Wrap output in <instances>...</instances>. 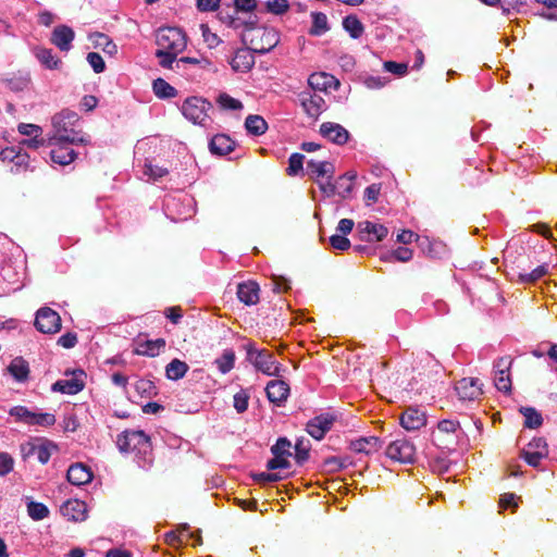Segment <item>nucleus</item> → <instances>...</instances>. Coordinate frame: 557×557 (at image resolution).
<instances>
[{
    "label": "nucleus",
    "instance_id": "f257e3e1",
    "mask_svg": "<svg viewBox=\"0 0 557 557\" xmlns=\"http://www.w3.org/2000/svg\"><path fill=\"white\" fill-rule=\"evenodd\" d=\"M116 445L122 453L133 454L140 467L151 463V444L143 431H125L117 436Z\"/></svg>",
    "mask_w": 557,
    "mask_h": 557
},
{
    "label": "nucleus",
    "instance_id": "f03ea898",
    "mask_svg": "<svg viewBox=\"0 0 557 557\" xmlns=\"http://www.w3.org/2000/svg\"><path fill=\"white\" fill-rule=\"evenodd\" d=\"M78 121L77 114L72 111H62L52 119L54 134L49 140L55 143L85 144L87 139L78 132L71 128Z\"/></svg>",
    "mask_w": 557,
    "mask_h": 557
},
{
    "label": "nucleus",
    "instance_id": "7ed1b4c3",
    "mask_svg": "<svg viewBox=\"0 0 557 557\" xmlns=\"http://www.w3.org/2000/svg\"><path fill=\"white\" fill-rule=\"evenodd\" d=\"M244 41L253 52L264 54L280 42V36L273 28L253 27L244 34Z\"/></svg>",
    "mask_w": 557,
    "mask_h": 557
},
{
    "label": "nucleus",
    "instance_id": "20e7f679",
    "mask_svg": "<svg viewBox=\"0 0 557 557\" xmlns=\"http://www.w3.org/2000/svg\"><path fill=\"white\" fill-rule=\"evenodd\" d=\"M247 360L260 372L265 375H278L281 364L276 362L273 354L267 349H258L253 343L245 345Z\"/></svg>",
    "mask_w": 557,
    "mask_h": 557
},
{
    "label": "nucleus",
    "instance_id": "39448f33",
    "mask_svg": "<svg viewBox=\"0 0 557 557\" xmlns=\"http://www.w3.org/2000/svg\"><path fill=\"white\" fill-rule=\"evenodd\" d=\"M212 104L200 97L187 98L181 108L183 115L194 124L207 126L211 122L209 111Z\"/></svg>",
    "mask_w": 557,
    "mask_h": 557
},
{
    "label": "nucleus",
    "instance_id": "423d86ee",
    "mask_svg": "<svg viewBox=\"0 0 557 557\" xmlns=\"http://www.w3.org/2000/svg\"><path fill=\"white\" fill-rule=\"evenodd\" d=\"M157 50L181 53L187 46L184 32L177 27L159 28L156 35Z\"/></svg>",
    "mask_w": 557,
    "mask_h": 557
},
{
    "label": "nucleus",
    "instance_id": "0eeeda50",
    "mask_svg": "<svg viewBox=\"0 0 557 557\" xmlns=\"http://www.w3.org/2000/svg\"><path fill=\"white\" fill-rule=\"evenodd\" d=\"M385 454L394 461L412 463L416 460V446L408 438L401 437L391 442Z\"/></svg>",
    "mask_w": 557,
    "mask_h": 557
},
{
    "label": "nucleus",
    "instance_id": "6e6552de",
    "mask_svg": "<svg viewBox=\"0 0 557 557\" xmlns=\"http://www.w3.org/2000/svg\"><path fill=\"white\" fill-rule=\"evenodd\" d=\"M35 326L41 333L53 334L61 329V318L57 311L45 307L37 311Z\"/></svg>",
    "mask_w": 557,
    "mask_h": 557
},
{
    "label": "nucleus",
    "instance_id": "1a4fd4ad",
    "mask_svg": "<svg viewBox=\"0 0 557 557\" xmlns=\"http://www.w3.org/2000/svg\"><path fill=\"white\" fill-rule=\"evenodd\" d=\"M298 97L304 111L311 119L317 120L326 110L324 98L317 92L304 90Z\"/></svg>",
    "mask_w": 557,
    "mask_h": 557
},
{
    "label": "nucleus",
    "instance_id": "9d476101",
    "mask_svg": "<svg viewBox=\"0 0 557 557\" xmlns=\"http://www.w3.org/2000/svg\"><path fill=\"white\" fill-rule=\"evenodd\" d=\"M548 456V447L544 438H533L521 451V457L531 467H539L542 459Z\"/></svg>",
    "mask_w": 557,
    "mask_h": 557
},
{
    "label": "nucleus",
    "instance_id": "9b49d317",
    "mask_svg": "<svg viewBox=\"0 0 557 557\" xmlns=\"http://www.w3.org/2000/svg\"><path fill=\"white\" fill-rule=\"evenodd\" d=\"M85 377L86 373L83 370H75L69 377L57 381L52 385V391L67 395H75L85 387Z\"/></svg>",
    "mask_w": 557,
    "mask_h": 557
},
{
    "label": "nucleus",
    "instance_id": "f8f14e48",
    "mask_svg": "<svg viewBox=\"0 0 557 557\" xmlns=\"http://www.w3.org/2000/svg\"><path fill=\"white\" fill-rule=\"evenodd\" d=\"M512 359L508 356L500 357L494 363L495 369V386L498 391L508 393L511 389V380L509 369L511 367Z\"/></svg>",
    "mask_w": 557,
    "mask_h": 557
},
{
    "label": "nucleus",
    "instance_id": "ddd939ff",
    "mask_svg": "<svg viewBox=\"0 0 557 557\" xmlns=\"http://www.w3.org/2000/svg\"><path fill=\"white\" fill-rule=\"evenodd\" d=\"M357 228L361 239L367 242H382L388 234L386 226L371 221L359 222Z\"/></svg>",
    "mask_w": 557,
    "mask_h": 557
},
{
    "label": "nucleus",
    "instance_id": "4468645a",
    "mask_svg": "<svg viewBox=\"0 0 557 557\" xmlns=\"http://www.w3.org/2000/svg\"><path fill=\"white\" fill-rule=\"evenodd\" d=\"M48 146H51L50 157L53 163L60 165H67L76 158L75 151L70 147L71 143H55V140H49Z\"/></svg>",
    "mask_w": 557,
    "mask_h": 557
},
{
    "label": "nucleus",
    "instance_id": "2eb2a0df",
    "mask_svg": "<svg viewBox=\"0 0 557 557\" xmlns=\"http://www.w3.org/2000/svg\"><path fill=\"white\" fill-rule=\"evenodd\" d=\"M426 424L425 412L416 407L405 410L400 417V425L407 431H417Z\"/></svg>",
    "mask_w": 557,
    "mask_h": 557
},
{
    "label": "nucleus",
    "instance_id": "dca6fc26",
    "mask_svg": "<svg viewBox=\"0 0 557 557\" xmlns=\"http://www.w3.org/2000/svg\"><path fill=\"white\" fill-rule=\"evenodd\" d=\"M455 389L461 400H474L482 394L481 384L478 379L463 377L457 382Z\"/></svg>",
    "mask_w": 557,
    "mask_h": 557
},
{
    "label": "nucleus",
    "instance_id": "f3484780",
    "mask_svg": "<svg viewBox=\"0 0 557 557\" xmlns=\"http://www.w3.org/2000/svg\"><path fill=\"white\" fill-rule=\"evenodd\" d=\"M321 135L336 145H344L349 139V132L341 124L324 122L320 126Z\"/></svg>",
    "mask_w": 557,
    "mask_h": 557
},
{
    "label": "nucleus",
    "instance_id": "a211bd4d",
    "mask_svg": "<svg viewBox=\"0 0 557 557\" xmlns=\"http://www.w3.org/2000/svg\"><path fill=\"white\" fill-rule=\"evenodd\" d=\"M334 419L329 414L314 417L307 423V432L315 440H322L333 425Z\"/></svg>",
    "mask_w": 557,
    "mask_h": 557
},
{
    "label": "nucleus",
    "instance_id": "6ab92c4d",
    "mask_svg": "<svg viewBox=\"0 0 557 557\" xmlns=\"http://www.w3.org/2000/svg\"><path fill=\"white\" fill-rule=\"evenodd\" d=\"M250 48H242L236 50L234 57L230 61L233 71L246 73L255 65V57Z\"/></svg>",
    "mask_w": 557,
    "mask_h": 557
},
{
    "label": "nucleus",
    "instance_id": "aec40b11",
    "mask_svg": "<svg viewBox=\"0 0 557 557\" xmlns=\"http://www.w3.org/2000/svg\"><path fill=\"white\" fill-rule=\"evenodd\" d=\"M75 38L74 30L66 25L57 26L51 34V42L61 51H69Z\"/></svg>",
    "mask_w": 557,
    "mask_h": 557
},
{
    "label": "nucleus",
    "instance_id": "412c9836",
    "mask_svg": "<svg viewBox=\"0 0 557 557\" xmlns=\"http://www.w3.org/2000/svg\"><path fill=\"white\" fill-rule=\"evenodd\" d=\"M61 513L70 521H84L87 517V506L78 499H70L61 507Z\"/></svg>",
    "mask_w": 557,
    "mask_h": 557
},
{
    "label": "nucleus",
    "instance_id": "4be33fe9",
    "mask_svg": "<svg viewBox=\"0 0 557 557\" xmlns=\"http://www.w3.org/2000/svg\"><path fill=\"white\" fill-rule=\"evenodd\" d=\"M268 399L281 406L284 404L289 395V386L286 382L277 380L270 381L265 387Z\"/></svg>",
    "mask_w": 557,
    "mask_h": 557
},
{
    "label": "nucleus",
    "instance_id": "5701e85b",
    "mask_svg": "<svg viewBox=\"0 0 557 557\" xmlns=\"http://www.w3.org/2000/svg\"><path fill=\"white\" fill-rule=\"evenodd\" d=\"M308 85L313 90L325 91L327 89H338L339 82L326 73H313L308 78Z\"/></svg>",
    "mask_w": 557,
    "mask_h": 557
},
{
    "label": "nucleus",
    "instance_id": "b1692460",
    "mask_svg": "<svg viewBox=\"0 0 557 557\" xmlns=\"http://www.w3.org/2000/svg\"><path fill=\"white\" fill-rule=\"evenodd\" d=\"M259 285L253 281L244 282L237 286V297L247 306L256 305L259 301Z\"/></svg>",
    "mask_w": 557,
    "mask_h": 557
},
{
    "label": "nucleus",
    "instance_id": "393cba45",
    "mask_svg": "<svg viewBox=\"0 0 557 557\" xmlns=\"http://www.w3.org/2000/svg\"><path fill=\"white\" fill-rule=\"evenodd\" d=\"M66 476L71 484L79 486L91 481L92 472L83 463H74L69 468Z\"/></svg>",
    "mask_w": 557,
    "mask_h": 557
},
{
    "label": "nucleus",
    "instance_id": "a878e982",
    "mask_svg": "<svg viewBox=\"0 0 557 557\" xmlns=\"http://www.w3.org/2000/svg\"><path fill=\"white\" fill-rule=\"evenodd\" d=\"M209 148L213 154L226 156L234 150L235 141L225 134H218L210 140Z\"/></svg>",
    "mask_w": 557,
    "mask_h": 557
},
{
    "label": "nucleus",
    "instance_id": "bb28decb",
    "mask_svg": "<svg viewBox=\"0 0 557 557\" xmlns=\"http://www.w3.org/2000/svg\"><path fill=\"white\" fill-rule=\"evenodd\" d=\"M308 173L318 182L323 177L332 178L335 168L331 162L327 161H313L307 162Z\"/></svg>",
    "mask_w": 557,
    "mask_h": 557
},
{
    "label": "nucleus",
    "instance_id": "cd10ccee",
    "mask_svg": "<svg viewBox=\"0 0 557 557\" xmlns=\"http://www.w3.org/2000/svg\"><path fill=\"white\" fill-rule=\"evenodd\" d=\"M380 448L381 442L376 436L360 437L350 443V449L358 454L371 455Z\"/></svg>",
    "mask_w": 557,
    "mask_h": 557
},
{
    "label": "nucleus",
    "instance_id": "c85d7f7f",
    "mask_svg": "<svg viewBox=\"0 0 557 557\" xmlns=\"http://www.w3.org/2000/svg\"><path fill=\"white\" fill-rule=\"evenodd\" d=\"M34 54L46 69L57 70L61 64V60L53 54L51 49L38 47L34 49Z\"/></svg>",
    "mask_w": 557,
    "mask_h": 557
},
{
    "label": "nucleus",
    "instance_id": "c756f323",
    "mask_svg": "<svg viewBox=\"0 0 557 557\" xmlns=\"http://www.w3.org/2000/svg\"><path fill=\"white\" fill-rule=\"evenodd\" d=\"M8 371L17 382H25L28 379L29 366L22 357H16L9 364Z\"/></svg>",
    "mask_w": 557,
    "mask_h": 557
},
{
    "label": "nucleus",
    "instance_id": "7c9ffc66",
    "mask_svg": "<svg viewBox=\"0 0 557 557\" xmlns=\"http://www.w3.org/2000/svg\"><path fill=\"white\" fill-rule=\"evenodd\" d=\"M164 347L165 341L162 338H158L154 341H145L137 345L135 352L137 355L154 357L158 356Z\"/></svg>",
    "mask_w": 557,
    "mask_h": 557
},
{
    "label": "nucleus",
    "instance_id": "2f4dec72",
    "mask_svg": "<svg viewBox=\"0 0 557 557\" xmlns=\"http://www.w3.org/2000/svg\"><path fill=\"white\" fill-rule=\"evenodd\" d=\"M357 177L356 172H347L344 175L339 176L338 180L335 182L337 186V195L341 198H347L354 188V181Z\"/></svg>",
    "mask_w": 557,
    "mask_h": 557
},
{
    "label": "nucleus",
    "instance_id": "473e14b6",
    "mask_svg": "<svg viewBox=\"0 0 557 557\" xmlns=\"http://www.w3.org/2000/svg\"><path fill=\"white\" fill-rule=\"evenodd\" d=\"M189 367L186 362L180 360V359H173L166 367H165V374L169 380L177 381L185 376L187 373Z\"/></svg>",
    "mask_w": 557,
    "mask_h": 557
},
{
    "label": "nucleus",
    "instance_id": "72a5a7b5",
    "mask_svg": "<svg viewBox=\"0 0 557 557\" xmlns=\"http://www.w3.org/2000/svg\"><path fill=\"white\" fill-rule=\"evenodd\" d=\"M247 132L253 136H260L265 133L268 124L260 115H248L245 121Z\"/></svg>",
    "mask_w": 557,
    "mask_h": 557
},
{
    "label": "nucleus",
    "instance_id": "f704fd0d",
    "mask_svg": "<svg viewBox=\"0 0 557 557\" xmlns=\"http://www.w3.org/2000/svg\"><path fill=\"white\" fill-rule=\"evenodd\" d=\"M344 29L352 37L358 39L362 36L364 27L356 15H348L343 20Z\"/></svg>",
    "mask_w": 557,
    "mask_h": 557
},
{
    "label": "nucleus",
    "instance_id": "c9c22d12",
    "mask_svg": "<svg viewBox=\"0 0 557 557\" xmlns=\"http://www.w3.org/2000/svg\"><path fill=\"white\" fill-rule=\"evenodd\" d=\"M22 450L25 456H28L29 454H35L38 461L42 465L47 463L51 457L50 447L48 445H30L27 444V446H22Z\"/></svg>",
    "mask_w": 557,
    "mask_h": 557
},
{
    "label": "nucleus",
    "instance_id": "e433bc0d",
    "mask_svg": "<svg viewBox=\"0 0 557 557\" xmlns=\"http://www.w3.org/2000/svg\"><path fill=\"white\" fill-rule=\"evenodd\" d=\"M152 89L154 95L160 99H168L176 96V89L162 78L153 81Z\"/></svg>",
    "mask_w": 557,
    "mask_h": 557
},
{
    "label": "nucleus",
    "instance_id": "4c0bfd02",
    "mask_svg": "<svg viewBox=\"0 0 557 557\" xmlns=\"http://www.w3.org/2000/svg\"><path fill=\"white\" fill-rule=\"evenodd\" d=\"M215 364L222 374L228 373L235 364V352L232 349L224 350L222 356L215 360Z\"/></svg>",
    "mask_w": 557,
    "mask_h": 557
},
{
    "label": "nucleus",
    "instance_id": "58836bf2",
    "mask_svg": "<svg viewBox=\"0 0 557 557\" xmlns=\"http://www.w3.org/2000/svg\"><path fill=\"white\" fill-rule=\"evenodd\" d=\"M329 30L327 17L324 13H312V27L310 34L321 36Z\"/></svg>",
    "mask_w": 557,
    "mask_h": 557
},
{
    "label": "nucleus",
    "instance_id": "ea45409f",
    "mask_svg": "<svg viewBox=\"0 0 557 557\" xmlns=\"http://www.w3.org/2000/svg\"><path fill=\"white\" fill-rule=\"evenodd\" d=\"M55 421L57 420L53 413L32 411L28 425H38L47 428L53 425Z\"/></svg>",
    "mask_w": 557,
    "mask_h": 557
},
{
    "label": "nucleus",
    "instance_id": "a19ab883",
    "mask_svg": "<svg viewBox=\"0 0 557 557\" xmlns=\"http://www.w3.org/2000/svg\"><path fill=\"white\" fill-rule=\"evenodd\" d=\"M520 411L524 417V425L527 428L536 429L542 424V416L534 408L525 407L521 408Z\"/></svg>",
    "mask_w": 557,
    "mask_h": 557
},
{
    "label": "nucleus",
    "instance_id": "79ce46f5",
    "mask_svg": "<svg viewBox=\"0 0 557 557\" xmlns=\"http://www.w3.org/2000/svg\"><path fill=\"white\" fill-rule=\"evenodd\" d=\"M143 174L148 180L157 181L168 174V169L152 164L151 161H147L144 164Z\"/></svg>",
    "mask_w": 557,
    "mask_h": 557
},
{
    "label": "nucleus",
    "instance_id": "37998d69",
    "mask_svg": "<svg viewBox=\"0 0 557 557\" xmlns=\"http://www.w3.org/2000/svg\"><path fill=\"white\" fill-rule=\"evenodd\" d=\"M216 102L224 110L239 111L243 109V103L239 100L225 92L219 95Z\"/></svg>",
    "mask_w": 557,
    "mask_h": 557
},
{
    "label": "nucleus",
    "instance_id": "c03bdc74",
    "mask_svg": "<svg viewBox=\"0 0 557 557\" xmlns=\"http://www.w3.org/2000/svg\"><path fill=\"white\" fill-rule=\"evenodd\" d=\"M27 512L34 520H42L49 515V509L41 503L30 502L27 505Z\"/></svg>",
    "mask_w": 557,
    "mask_h": 557
},
{
    "label": "nucleus",
    "instance_id": "a18cd8bd",
    "mask_svg": "<svg viewBox=\"0 0 557 557\" xmlns=\"http://www.w3.org/2000/svg\"><path fill=\"white\" fill-rule=\"evenodd\" d=\"M189 530L188 524L178 525L177 530H172L165 533V542L170 545H176L184 542V534Z\"/></svg>",
    "mask_w": 557,
    "mask_h": 557
},
{
    "label": "nucleus",
    "instance_id": "49530a36",
    "mask_svg": "<svg viewBox=\"0 0 557 557\" xmlns=\"http://www.w3.org/2000/svg\"><path fill=\"white\" fill-rule=\"evenodd\" d=\"M304 154L293 153L288 159L287 174L289 176L298 175L304 168Z\"/></svg>",
    "mask_w": 557,
    "mask_h": 557
},
{
    "label": "nucleus",
    "instance_id": "de8ad7c7",
    "mask_svg": "<svg viewBox=\"0 0 557 557\" xmlns=\"http://www.w3.org/2000/svg\"><path fill=\"white\" fill-rule=\"evenodd\" d=\"M180 53L169 52L165 50H157L156 57L159 59V64L164 69H173V64L177 62Z\"/></svg>",
    "mask_w": 557,
    "mask_h": 557
},
{
    "label": "nucleus",
    "instance_id": "09e8293b",
    "mask_svg": "<svg viewBox=\"0 0 557 557\" xmlns=\"http://www.w3.org/2000/svg\"><path fill=\"white\" fill-rule=\"evenodd\" d=\"M249 394L245 389H240L233 397V406L238 413H243L248 408Z\"/></svg>",
    "mask_w": 557,
    "mask_h": 557
},
{
    "label": "nucleus",
    "instance_id": "8fccbe9b",
    "mask_svg": "<svg viewBox=\"0 0 557 557\" xmlns=\"http://www.w3.org/2000/svg\"><path fill=\"white\" fill-rule=\"evenodd\" d=\"M9 414L15 418L16 421L23 422L28 425L32 411L24 406H15L10 409Z\"/></svg>",
    "mask_w": 557,
    "mask_h": 557
},
{
    "label": "nucleus",
    "instance_id": "3c124183",
    "mask_svg": "<svg viewBox=\"0 0 557 557\" xmlns=\"http://www.w3.org/2000/svg\"><path fill=\"white\" fill-rule=\"evenodd\" d=\"M200 29L203 41L210 49L215 48L221 42L219 36L215 33L211 32L208 25L201 24Z\"/></svg>",
    "mask_w": 557,
    "mask_h": 557
},
{
    "label": "nucleus",
    "instance_id": "603ef678",
    "mask_svg": "<svg viewBox=\"0 0 557 557\" xmlns=\"http://www.w3.org/2000/svg\"><path fill=\"white\" fill-rule=\"evenodd\" d=\"M87 61L95 71V73H102L106 69V63L102 57L97 52H89L87 54Z\"/></svg>",
    "mask_w": 557,
    "mask_h": 557
},
{
    "label": "nucleus",
    "instance_id": "864d4df0",
    "mask_svg": "<svg viewBox=\"0 0 557 557\" xmlns=\"http://www.w3.org/2000/svg\"><path fill=\"white\" fill-rule=\"evenodd\" d=\"M274 457L270 459L267 463V468L269 470L275 469H287L289 467V461L286 456L281 454H273Z\"/></svg>",
    "mask_w": 557,
    "mask_h": 557
},
{
    "label": "nucleus",
    "instance_id": "5fc2aeb1",
    "mask_svg": "<svg viewBox=\"0 0 557 557\" xmlns=\"http://www.w3.org/2000/svg\"><path fill=\"white\" fill-rule=\"evenodd\" d=\"M28 163H29V156L27 153L18 150L15 156L11 171L20 172V171L26 170L28 168Z\"/></svg>",
    "mask_w": 557,
    "mask_h": 557
},
{
    "label": "nucleus",
    "instance_id": "6e6d98bb",
    "mask_svg": "<svg viewBox=\"0 0 557 557\" xmlns=\"http://www.w3.org/2000/svg\"><path fill=\"white\" fill-rule=\"evenodd\" d=\"M549 265L547 263L536 267L532 272L522 275V278L528 282H535L548 273Z\"/></svg>",
    "mask_w": 557,
    "mask_h": 557
},
{
    "label": "nucleus",
    "instance_id": "4d7b16f0",
    "mask_svg": "<svg viewBox=\"0 0 557 557\" xmlns=\"http://www.w3.org/2000/svg\"><path fill=\"white\" fill-rule=\"evenodd\" d=\"M17 131L20 134H22L24 136H28V137L41 136V134H42L41 127L36 124L21 123L17 126Z\"/></svg>",
    "mask_w": 557,
    "mask_h": 557
},
{
    "label": "nucleus",
    "instance_id": "13d9d810",
    "mask_svg": "<svg viewBox=\"0 0 557 557\" xmlns=\"http://www.w3.org/2000/svg\"><path fill=\"white\" fill-rule=\"evenodd\" d=\"M381 193V184H371L364 190V200L368 206L374 203L379 199Z\"/></svg>",
    "mask_w": 557,
    "mask_h": 557
},
{
    "label": "nucleus",
    "instance_id": "bf43d9fd",
    "mask_svg": "<svg viewBox=\"0 0 557 557\" xmlns=\"http://www.w3.org/2000/svg\"><path fill=\"white\" fill-rule=\"evenodd\" d=\"M288 9L287 0H268L267 10L274 14H282Z\"/></svg>",
    "mask_w": 557,
    "mask_h": 557
},
{
    "label": "nucleus",
    "instance_id": "052dcab7",
    "mask_svg": "<svg viewBox=\"0 0 557 557\" xmlns=\"http://www.w3.org/2000/svg\"><path fill=\"white\" fill-rule=\"evenodd\" d=\"M14 460L8 453H0V476H4L13 470Z\"/></svg>",
    "mask_w": 557,
    "mask_h": 557
},
{
    "label": "nucleus",
    "instance_id": "680f3d73",
    "mask_svg": "<svg viewBox=\"0 0 557 557\" xmlns=\"http://www.w3.org/2000/svg\"><path fill=\"white\" fill-rule=\"evenodd\" d=\"M330 244L334 249L346 250L350 247V242L343 234H335L331 236Z\"/></svg>",
    "mask_w": 557,
    "mask_h": 557
},
{
    "label": "nucleus",
    "instance_id": "e2e57ef3",
    "mask_svg": "<svg viewBox=\"0 0 557 557\" xmlns=\"http://www.w3.org/2000/svg\"><path fill=\"white\" fill-rule=\"evenodd\" d=\"M289 448L290 442L287 438L282 437L278 438L276 444L272 446L271 451L272 454H281L283 456L288 457L290 456Z\"/></svg>",
    "mask_w": 557,
    "mask_h": 557
},
{
    "label": "nucleus",
    "instance_id": "0e129e2a",
    "mask_svg": "<svg viewBox=\"0 0 557 557\" xmlns=\"http://www.w3.org/2000/svg\"><path fill=\"white\" fill-rule=\"evenodd\" d=\"M318 185L325 197L337 195V186L332 182V178H327L325 182L318 181Z\"/></svg>",
    "mask_w": 557,
    "mask_h": 557
},
{
    "label": "nucleus",
    "instance_id": "69168bd1",
    "mask_svg": "<svg viewBox=\"0 0 557 557\" xmlns=\"http://www.w3.org/2000/svg\"><path fill=\"white\" fill-rule=\"evenodd\" d=\"M407 64L406 63H397L394 61H387L384 63V69L387 72L396 74L398 76H403L407 73Z\"/></svg>",
    "mask_w": 557,
    "mask_h": 557
},
{
    "label": "nucleus",
    "instance_id": "338daca9",
    "mask_svg": "<svg viewBox=\"0 0 557 557\" xmlns=\"http://www.w3.org/2000/svg\"><path fill=\"white\" fill-rule=\"evenodd\" d=\"M460 424L457 420H442L437 423V429L442 433H455Z\"/></svg>",
    "mask_w": 557,
    "mask_h": 557
},
{
    "label": "nucleus",
    "instance_id": "774afa93",
    "mask_svg": "<svg viewBox=\"0 0 557 557\" xmlns=\"http://www.w3.org/2000/svg\"><path fill=\"white\" fill-rule=\"evenodd\" d=\"M154 389H156V386L149 380H139L136 383V391L139 394L150 396L156 393Z\"/></svg>",
    "mask_w": 557,
    "mask_h": 557
}]
</instances>
